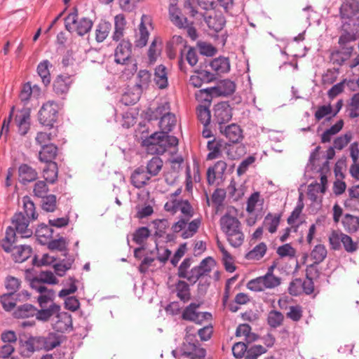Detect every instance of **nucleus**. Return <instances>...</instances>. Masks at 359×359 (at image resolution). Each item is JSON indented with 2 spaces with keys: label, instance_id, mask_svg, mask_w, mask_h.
I'll use <instances>...</instances> for the list:
<instances>
[{
  "label": "nucleus",
  "instance_id": "nucleus-54",
  "mask_svg": "<svg viewBox=\"0 0 359 359\" xmlns=\"http://www.w3.org/2000/svg\"><path fill=\"white\" fill-rule=\"evenodd\" d=\"M139 30H140V36L135 41V46L137 47L142 48L147 45L148 39H149V33L145 25L144 24V22L142 21L141 22V23L140 25Z\"/></svg>",
  "mask_w": 359,
  "mask_h": 359
},
{
  "label": "nucleus",
  "instance_id": "nucleus-15",
  "mask_svg": "<svg viewBox=\"0 0 359 359\" xmlns=\"http://www.w3.org/2000/svg\"><path fill=\"white\" fill-rule=\"evenodd\" d=\"M214 121L222 126V124L229 122L232 118V109L227 102H221L215 105Z\"/></svg>",
  "mask_w": 359,
  "mask_h": 359
},
{
  "label": "nucleus",
  "instance_id": "nucleus-4",
  "mask_svg": "<svg viewBox=\"0 0 359 359\" xmlns=\"http://www.w3.org/2000/svg\"><path fill=\"white\" fill-rule=\"evenodd\" d=\"M219 223L229 243L233 248L240 247L243 243L245 236L238 219L226 212L220 218Z\"/></svg>",
  "mask_w": 359,
  "mask_h": 359
},
{
  "label": "nucleus",
  "instance_id": "nucleus-56",
  "mask_svg": "<svg viewBox=\"0 0 359 359\" xmlns=\"http://www.w3.org/2000/svg\"><path fill=\"white\" fill-rule=\"evenodd\" d=\"M340 240L346 251L348 252H355L358 248L357 242H354L353 239L348 235L341 233Z\"/></svg>",
  "mask_w": 359,
  "mask_h": 359
},
{
  "label": "nucleus",
  "instance_id": "nucleus-10",
  "mask_svg": "<svg viewBox=\"0 0 359 359\" xmlns=\"http://www.w3.org/2000/svg\"><path fill=\"white\" fill-rule=\"evenodd\" d=\"M164 131L156 132L149 138L143 141L148 153L151 154H163L168 149L167 145V134Z\"/></svg>",
  "mask_w": 359,
  "mask_h": 359
},
{
  "label": "nucleus",
  "instance_id": "nucleus-43",
  "mask_svg": "<svg viewBox=\"0 0 359 359\" xmlns=\"http://www.w3.org/2000/svg\"><path fill=\"white\" fill-rule=\"evenodd\" d=\"M177 296L180 300L187 302L190 299L189 285L183 280H179L176 284Z\"/></svg>",
  "mask_w": 359,
  "mask_h": 359
},
{
  "label": "nucleus",
  "instance_id": "nucleus-28",
  "mask_svg": "<svg viewBox=\"0 0 359 359\" xmlns=\"http://www.w3.org/2000/svg\"><path fill=\"white\" fill-rule=\"evenodd\" d=\"M53 65L48 60H43L37 65V73L41 79V81L45 86H48L51 81L50 69Z\"/></svg>",
  "mask_w": 359,
  "mask_h": 359
},
{
  "label": "nucleus",
  "instance_id": "nucleus-9",
  "mask_svg": "<svg viewBox=\"0 0 359 359\" xmlns=\"http://www.w3.org/2000/svg\"><path fill=\"white\" fill-rule=\"evenodd\" d=\"M93 22L88 18H81L78 20L77 9L70 13L65 18V29L69 32H76L78 35L83 36L88 33L93 27Z\"/></svg>",
  "mask_w": 359,
  "mask_h": 359
},
{
  "label": "nucleus",
  "instance_id": "nucleus-51",
  "mask_svg": "<svg viewBox=\"0 0 359 359\" xmlns=\"http://www.w3.org/2000/svg\"><path fill=\"white\" fill-rule=\"evenodd\" d=\"M304 205L302 199V194H300L296 207L294 208V209L291 212L290 215L288 217L287 219V223L290 225H292L299 217L304 208Z\"/></svg>",
  "mask_w": 359,
  "mask_h": 359
},
{
  "label": "nucleus",
  "instance_id": "nucleus-39",
  "mask_svg": "<svg viewBox=\"0 0 359 359\" xmlns=\"http://www.w3.org/2000/svg\"><path fill=\"white\" fill-rule=\"evenodd\" d=\"M341 223L345 230L348 232H355L359 227V218L351 215L346 214L342 219Z\"/></svg>",
  "mask_w": 359,
  "mask_h": 359
},
{
  "label": "nucleus",
  "instance_id": "nucleus-6",
  "mask_svg": "<svg viewBox=\"0 0 359 359\" xmlns=\"http://www.w3.org/2000/svg\"><path fill=\"white\" fill-rule=\"evenodd\" d=\"M151 81V74L146 69L140 70L137 76V82L133 89V92H126L122 96V102L126 104H134L140 98L144 90L148 88Z\"/></svg>",
  "mask_w": 359,
  "mask_h": 359
},
{
  "label": "nucleus",
  "instance_id": "nucleus-26",
  "mask_svg": "<svg viewBox=\"0 0 359 359\" xmlns=\"http://www.w3.org/2000/svg\"><path fill=\"white\" fill-rule=\"evenodd\" d=\"M18 173L20 182L23 184L34 181L38 177L35 169L25 163L20 165Z\"/></svg>",
  "mask_w": 359,
  "mask_h": 359
},
{
  "label": "nucleus",
  "instance_id": "nucleus-35",
  "mask_svg": "<svg viewBox=\"0 0 359 359\" xmlns=\"http://www.w3.org/2000/svg\"><path fill=\"white\" fill-rule=\"evenodd\" d=\"M281 215L280 214L273 215L268 213L264 219V226L271 233L276 232L280 224Z\"/></svg>",
  "mask_w": 359,
  "mask_h": 359
},
{
  "label": "nucleus",
  "instance_id": "nucleus-25",
  "mask_svg": "<svg viewBox=\"0 0 359 359\" xmlns=\"http://www.w3.org/2000/svg\"><path fill=\"white\" fill-rule=\"evenodd\" d=\"M150 177L151 176L149 175L147 172L140 167L133 171L130 177V182L135 188L141 189L147 184Z\"/></svg>",
  "mask_w": 359,
  "mask_h": 359
},
{
  "label": "nucleus",
  "instance_id": "nucleus-14",
  "mask_svg": "<svg viewBox=\"0 0 359 359\" xmlns=\"http://www.w3.org/2000/svg\"><path fill=\"white\" fill-rule=\"evenodd\" d=\"M200 304L191 303L182 313V318L185 320L192 321L201 324L203 320L211 318L212 315L208 312H198Z\"/></svg>",
  "mask_w": 359,
  "mask_h": 359
},
{
  "label": "nucleus",
  "instance_id": "nucleus-3",
  "mask_svg": "<svg viewBox=\"0 0 359 359\" xmlns=\"http://www.w3.org/2000/svg\"><path fill=\"white\" fill-rule=\"evenodd\" d=\"M164 209L166 212L175 214L180 211L182 214L180 219L173 224L172 229L175 233H178L184 229L191 218L194 216V208L187 200L184 199H170L164 205Z\"/></svg>",
  "mask_w": 359,
  "mask_h": 359
},
{
  "label": "nucleus",
  "instance_id": "nucleus-7",
  "mask_svg": "<svg viewBox=\"0 0 359 359\" xmlns=\"http://www.w3.org/2000/svg\"><path fill=\"white\" fill-rule=\"evenodd\" d=\"M273 266H271L265 275L249 280L247 283V288L253 292H262L280 285L281 280L279 277L273 275Z\"/></svg>",
  "mask_w": 359,
  "mask_h": 359
},
{
  "label": "nucleus",
  "instance_id": "nucleus-36",
  "mask_svg": "<svg viewBox=\"0 0 359 359\" xmlns=\"http://www.w3.org/2000/svg\"><path fill=\"white\" fill-rule=\"evenodd\" d=\"M111 29V25L107 21H101L95 29V39L98 43L104 41L108 36L110 30Z\"/></svg>",
  "mask_w": 359,
  "mask_h": 359
},
{
  "label": "nucleus",
  "instance_id": "nucleus-31",
  "mask_svg": "<svg viewBox=\"0 0 359 359\" xmlns=\"http://www.w3.org/2000/svg\"><path fill=\"white\" fill-rule=\"evenodd\" d=\"M53 233V231L49 226L41 224L36 229L35 236L41 245H46L49 240L52 238Z\"/></svg>",
  "mask_w": 359,
  "mask_h": 359
},
{
  "label": "nucleus",
  "instance_id": "nucleus-41",
  "mask_svg": "<svg viewBox=\"0 0 359 359\" xmlns=\"http://www.w3.org/2000/svg\"><path fill=\"white\" fill-rule=\"evenodd\" d=\"M176 124V117L172 113L161 117L159 121V127L161 131L170 133Z\"/></svg>",
  "mask_w": 359,
  "mask_h": 359
},
{
  "label": "nucleus",
  "instance_id": "nucleus-55",
  "mask_svg": "<svg viewBox=\"0 0 359 359\" xmlns=\"http://www.w3.org/2000/svg\"><path fill=\"white\" fill-rule=\"evenodd\" d=\"M170 113V103L168 102H163L153 111V118L156 120L161 119V117L167 116Z\"/></svg>",
  "mask_w": 359,
  "mask_h": 359
},
{
  "label": "nucleus",
  "instance_id": "nucleus-20",
  "mask_svg": "<svg viewBox=\"0 0 359 359\" xmlns=\"http://www.w3.org/2000/svg\"><path fill=\"white\" fill-rule=\"evenodd\" d=\"M337 80V69H328L327 72L323 75L322 82L325 88L332 85V88L328 90V96L330 99H334L337 97V83H334Z\"/></svg>",
  "mask_w": 359,
  "mask_h": 359
},
{
  "label": "nucleus",
  "instance_id": "nucleus-34",
  "mask_svg": "<svg viewBox=\"0 0 359 359\" xmlns=\"http://www.w3.org/2000/svg\"><path fill=\"white\" fill-rule=\"evenodd\" d=\"M43 177L46 182L54 184L56 182L58 177V167L57 163H50L47 164L43 170Z\"/></svg>",
  "mask_w": 359,
  "mask_h": 359
},
{
  "label": "nucleus",
  "instance_id": "nucleus-38",
  "mask_svg": "<svg viewBox=\"0 0 359 359\" xmlns=\"http://www.w3.org/2000/svg\"><path fill=\"white\" fill-rule=\"evenodd\" d=\"M36 307L29 304L20 306L14 312V316L18 318H26L34 316Z\"/></svg>",
  "mask_w": 359,
  "mask_h": 359
},
{
  "label": "nucleus",
  "instance_id": "nucleus-23",
  "mask_svg": "<svg viewBox=\"0 0 359 359\" xmlns=\"http://www.w3.org/2000/svg\"><path fill=\"white\" fill-rule=\"evenodd\" d=\"M205 22L210 29L219 32L223 29L226 25V19L221 13L215 12L205 18Z\"/></svg>",
  "mask_w": 359,
  "mask_h": 359
},
{
  "label": "nucleus",
  "instance_id": "nucleus-40",
  "mask_svg": "<svg viewBox=\"0 0 359 359\" xmlns=\"http://www.w3.org/2000/svg\"><path fill=\"white\" fill-rule=\"evenodd\" d=\"M327 250L324 245L318 244L316 245L311 250L310 256L311 259L313 260V263L318 264L324 261L327 257Z\"/></svg>",
  "mask_w": 359,
  "mask_h": 359
},
{
  "label": "nucleus",
  "instance_id": "nucleus-62",
  "mask_svg": "<svg viewBox=\"0 0 359 359\" xmlns=\"http://www.w3.org/2000/svg\"><path fill=\"white\" fill-rule=\"evenodd\" d=\"M48 190L49 189L46 182L38 181L34 184L33 191L35 196L38 198H43L47 196L46 194L48 192Z\"/></svg>",
  "mask_w": 359,
  "mask_h": 359
},
{
  "label": "nucleus",
  "instance_id": "nucleus-22",
  "mask_svg": "<svg viewBox=\"0 0 359 359\" xmlns=\"http://www.w3.org/2000/svg\"><path fill=\"white\" fill-rule=\"evenodd\" d=\"M58 148L54 144H45L39 151V160L42 163L50 164L57 155Z\"/></svg>",
  "mask_w": 359,
  "mask_h": 359
},
{
  "label": "nucleus",
  "instance_id": "nucleus-33",
  "mask_svg": "<svg viewBox=\"0 0 359 359\" xmlns=\"http://www.w3.org/2000/svg\"><path fill=\"white\" fill-rule=\"evenodd\" d=\"M210 67L217 74L226 73L230 70L229 60L226 57L215 58L210 63Z\"/></svg>",
  "mask_w": 359,
  "mask_h": 359
},
{
  "label": "nucleus",
  "instance_id": "nucleus-1",
  "mask_svg": "<svg viewBox=\"0 0 359 359\" xmlns=\"http://www.w3.org/2000/svg\"><path fill=\"white\" fill-rule=\"evenodd\" d=\"M23 211L15 213L13 218L12 225L6 231V236L2 241L1 246L5 252L11 250V245L18 241L16 233L21 238H29L33 234V230L29 227V223L38 218L36 208L30 197L22 198Z\"/></svg>",
  "mask_w": 359,
  "mask_h": 359
},
{
  "label": "nucleus",
  "instance_id": "nucleus-50",
  "mask_svg": "<svg viewBox=\"0 0 359 359\" xmlns=\"http://www.w3.org/2000/svg\"><path fill=\"white\" fill-rule=\"evenodd\" d=\"M220 168L222 173L226 170V163L222 161L217 162L213 167H210L207 171V181L209 184H213L216 180V170Z\"/></svg>",
  "mask_w": 359,
  "mask_h": 359
},
{
  "label": "nucleus",
  "instance_id": "nucleus-13",
  "mask_svg": "<svg viewBox=\"0 0 359 359\" xmlns=\"http://www.w3.org/2000/svg\"><path fill=\"white\" fill-rule=\"evenodd\" d=\"M58 115V105L54 101L44 103L39 111V123L47 127L53 128Z\"/></svg>",
  "mask_w": 359,
  "mask_h": 359
},
{
  "label": "nucleus",
  "instance_id": "nucleus-57",
  "mask_svg": "<svg viewBox=\"0 0 359 359\" xmlns=\"http://www.w3.org/2000/svg\"><path fill=\"white\" fill-rule=\"evenodd\" d=\"M56 135L55 131L50 133L39 132L36 136L35 140L38 144L41 145V147H43L45 144H49V142L53 140Z\"/></svg>",
  "mask_w": 359,
  "mask_h": 359
},
{
  "label": "nucleus",
  "instance_id": "nucleus-19",
  "mask_svg": "<svg viewBox=\"0 0 359 359\" xmlns=\"http://www.w3.org/2000/svg\"><path fill=\"white\" fill-rule=\"evenodd\" d=\"M219 130L231 143H238L243 137L242 129L236 123H232L225 127L219 126Z\"/></svg>",
  "mask_w": 359,
  "mask_h": 359
},
{
  "label": "nucleus",
  "instance_id": "nucleus-46",
  "mask_svg": "<svg viewBox=\"0 0 359 359\" xmlns=\"http://www.w3.org/2000/svg\"><path fill=\"white\" fill-rule=\"evenodd\" d=\"M266 245L264 243H260L257 245L252 250L246 255L248 259L259 260L262 258L266 252Z\"/></svg>",
  "mask_w": 359,
  "mask_h": 359
},
{
  "label": "nucleus",
  "instance_id": "nucleus-30",
  "mask_svg": "<svg viewBox=\"0 0 359 359\" xmlns=\"http://www.w3.org/2000/svg\"><path fill=\"white\" fill-rule=\"evenodd\" d=\"M60 307L55 303L50 304L48 307L41 308L38 310L36 308V318L41 321H47L49 318L56 313L60 311Z\"/></svg>",
  "mask_w": 359,
  "mask_h": 359
},
{
  "label": "nucleus",
  "instance_id": "nucleus-29",
  "mask_svg": "<svg viewBox=\"0 0 359 359\" xmlns=\"http://www.w3.org/2000/svg\"><path fill=\"white\" fill-rule=\"evenodd\" d=\"M154 80L158 88L165 89L168 87V72L164 65H159L155 68Z\"/></svg>",
  "mask_w": 359,
  "mask_h": 359
},
{
  "label": "nucleus",
  "instance_id": "nucleus-45",
  "mask_svg": "<svg viewBox=\"0 0 359 359\" xmlns=\"http://www.w3.org/2000/svg\"><path fill=\"white\" fill-rule=\"evenodd\" d=\"M150 236V231L146 226L137 229L133 234V240L137 245H142Z\"/></svg>",
  "mask_w": 359,
  "mask_h": 359
},
{
  "label": "nucleus",
  "instance_id": "nucleus-27",
  "mask_svg": "<svg viewBox=\"0 0 359 359\" xmlns=\"http://www.w3.org/2000/svg\"><path fill=\"white\" fill-rule=\"evenodd\" d=\"M126 20L123 14H118L114 17V31L111 38L113 41H118L124 36Z\"/></svg>",
  "mask_w": 359,
  "mask_h": 359
},
{
  "label": "nucleus",
  "instance_id": "nucleus-48",
  "mask_svg": "<svg viewBox=\"0 0 359 359\" xmlns=\"http://www.w3.org/2000/svg\"><path fill=\"white\" fill-rule=\"evenodd\" d=\"M197 116L199 121L203 125H209L211 119L209 106L199 105L196 109Z\"/></svg>",
  "mask_w": 359,
  "mask_h": 359
},
{
  "label": "nucleus",
  "instance_id": "nucleus-64",
  "mask_svg": "<svg viewBox=\"0 0 359 359\" xmlns=\"http://www.w3.org/2000/svg\"><path fill=\"white\" fill-rule=\"evenodd\" d=\"M50 250H65L67 248L65 239L62 237L57 239H50L46 243Z\"/></svg>",
  "mask_w": 359,
  "mask_h": 359
},
{
  "label": "nucleus",
  "instance_id": "nucleus-5",
  "mask_svg": "<svg viewBox=\"0 0 359 359\" xmlns=\"http://www.w3.org/2000/svg\"><path fill=\"white\" fill-rule=\"evenodd\" d=\"M206 354L196 339V332H192V327L186 328L184 341L180 348V355L189 359H202Z\"/></svg>",
  "mask_w": 359,
  "mask_h": 359
},
{
  "label": "nucleus",
  "instance_id": "nucleus-44",
  "mask_svg": "<svg viewBox=\"0 0 359 359\" xmlns=\"http://www.w3.org/2000/svg\"><path fill=\"white\" fill-rule=\"evenodd\" d=\"M236 334L237 337H245L248 344L255 341L257 339L256 335L251 333V327L248 324L240 325L236 329Z\"/></svg>",
  "mask_w": 359,
  "mask_h": 359
},
{
  "label": "nucleus",
  "instance_id": "nucleus-52",
  "mask_svg": "<svg viewBox=\"0 0 359 359\" xmlns=\"http://www.w3.org/2000/svg\"><path fill=\"white\" fill-rule=\"evenodd\" d=\"M158 43L161 45L159 39L155 38L152 41L148 50V57L150 63H154L161 53V48L158 46Z\"/></svg>",
  "mask_w": 359,
  "mask_h": 359
},
{
  "label": "nucleus",
  "instance_id": "nucleus-21",
  "mask_svg": "<svg viewBox=\"0 0 359 359\" xmlns=\"http://www.w3.org/2000/svg\"><path fill=\"white\" fill-rule=\"evenodd\" d=\"M11 245V250L8 252H11L13 259L15 262L22 263L26 261L32 254V249L27 245Z\"/></svg>",
  "mask_w": 359,
  "mask_h": 359
},
{
  "label": "nucleus",
  "instance_id": "nucleus-37",
  "mask_svg": "<svg viewBox=\"0 0 359 359\" xmlns=\"http://www.w3.org/2000/svg\"><path fill=\"white\" fill-rule=\"evenodd\" d=\"M163 165L162 159L158 156H154L147 165V172L150 176H156Z\"/></svg>",
  "mask_w": 359,
  "mask_h": 359
},
{
  "label": "nucleus",
  "instance_id": "nucleus-47",
  "mask_svg": "<svg viewBox=\"0 0 359 359\" xmlns=\"http://www.w3.org/2000/svg\"><path fill=\"white\" fill-rule=\"evenodd\" d=\"M201 225V219H195L187 223V226L183 229L182 237L184 239L192 237L198 231Z\"/></svg>",
  "mask_w": 359,
  "mask_h": 359
},
{
  "label": "nucleus",
  "instance_id": "nucleus-53",
  "mask_svg": "<svg viewBox=\"0 0 359 359\" xmlns=\"http://www.w3.org/2000/svg\"><path fill=\"white\" fill-rule=\"evenodd\" d=\"M54 292L53 290H48L46 292L39 294L37 300L41 308L48 307V306L53 303Z\"/></svg>",
  "mask_w": 359,
  "mask_h": 359
},
{
  "label": "nucleus",
  "instance_id": "nucleus-59",
  "mask_svg": "<svg viewBox=\"0 0 359 359\" xmlns=\"http://www.w3.org/2000/svg\"><path fill=\"white\" fill-rule=\"evenodd\" d=\"M286 316L294 322L299 321L303 316L302 307L299 305L290 306Z\"/></svg>",
  "mask_w": 359,
  "mask_h": 359
},
{
  "label": "nucleus",
  "instance_id": "nucleus-11",
  "mask_svg": "<svg viewBox=\"0 0 359 359\" xmlns=\"http://www.w3.org/2000/svg\"><path fill=\"white\" fill-rule=\"evenodd\" d=\"M169 16L171 22L180 29H187L188 36L193 40L196 39L198 35L196 29L192 22H189L187 18L181 15V12L176 4H170L169 7Z\"/></svg>",
  "mask_w": 359,
  "mask_h": 359
},
{
  "label": "nucleus",
  "instance_id": "nucleus-17",
  "mask_svg": "<svg viewBox=\"0 0 359 359\" xmlns=\"http://www.w3.org/2000/svg\"><path fill=\"white\" fill-rule=\"evenodd\" d=\"M15 123L18 127V133L25 135L30 128V110L22 109L15 116Z\"/></svg>",
  "mask_w": 359,
  "mask_h": 359
},
{
  "label": "nucleus",
  "instance_id": "nucleus-2",
  "mask_svg": "<svg viewBox=\"0 0 359 359\" xmlns=\"http://www.w3.org/2000/svg\"><path fill=\"white\" fill-rule=\"evenodd\" d=\"M359 11V4L355 0H346L340 7V14L342 20H345L340 29V36L338 43L340 49H338V54L344 55L341 56L342 62L346 60L353 50L351 43L356 39L357 25L353 19Z\"/></svg>",
  "mask_w": 359,
  "mask_h": 359
},
{
  "label": "nucleus",
  "instance_id": "nucleus-18",
  "mask_svg": "<svg viewBox=\"0 0 359 359\" xmlns=\"http://www.w3.org/2000/svg\"><path fill=\"white\" fill-rule=\"evenodd\" d=\"M72 83L71 76L60 74L53 81V91L58 96L63 97L69 92Z\"/></svg>",
  "mask_w": 359,
  "mask_h": 359
},
{
  "label": "nucleus",
  "instance_id": "nucleus-8",
  "mask_svg": "<svg viewBox=\"0 0 359 359\" xmlns=\"http://www.w3.org/2000/svg\"><path fill=\"white\" fill-rule=\"evenodd\" d=\"M132 43L129 40L123 39L115 49L114 61L117 64L126 65L130 73L133 74L137 69L135 60L131 57Z\"/></svg>",
  "mask_w": 359,
  "mask_h": 359
},
{
  "label": "nucleus",
  "instance_id": "nucleus-24",
  "mask_svg": "<svg viewBox=\"0 0 359 359\" xmlns=\"http://www.w3.org/2000/svg\"><path fill=\"white\" fill-rule=\"evenodd\" d=\"M56 320L53 324V328L60 332H64L72 327V316L67 312L56 313Z\"/></svg>",
  "mask_w": 359,
  "mask_h": 359
},
{
  "label": "nucleus",
  "instance_id": "nucleus-61",
  "mask_svg": "<svg viewBox=\"0 0 359 359\" xmlns=\"http://www.w3.org/2000/svg\"><path fill=\"white\" fill-rule=\"evenodd\" d=\"M21 281L13 276H8L5 281V287L8 293L17 294L16 292L20 287Z\"/></svg>",
  "mask_w": 359,
  "mask_h": 359
},
{
  "label": "nucleus",
  "instance_id": "nucleus-49",
  "mask_svg": "<svg viewBox=\"0 0 359 359\" xmlns=\"http://www.w3.org/2000/svg\"><path fill=\"white\" fill-rule=\"evenodd\" d=\"M57 207V198L55 195L49 194L42 198L41 208L49 212H53Z\"/></svg>",
  "mask_w": 359,
  "mask_h": 359
},
{
  "label": "nucleus",
  "instance_id": "nucleus-12",
  "mask_svg": "<svg viewBox=\"0 0 359 359\" xmlns=\"http://www.w3.org/2000/svg\"><path fill=\"white\" fill-rule=\"evenodd\" d=\"M216 265L215 259L211 257L203 259L198 266L193 267L189 271L188 281L191 283H196L199 279L209 276L213 267Z\"/></svg>",
  "mask_w": 359,
  "mask_h": 359
},
{
  "label": "nucleus",
  "instance_id": "nucleus-63",
  "mask_svg": "<svg viewBox=\"0 0 359 359\" xmlns=\"http://www.w3.org/2000/svg\"><path fill=\"white\" fill-rule=\"evenodd\" d=\"M153 224L156 229L155 234L158 237H162L169 226L168 221L165 219L154 220Z\"/></svg>",
  "mask_w": 359,
  "mask_h": 359
},
{
  "label": "nucleus",
  "instance_id": "nucleus-60",
  "mask_svg": "<svg viewBox=\"0 0 359 359\" xmlns=\"http://www.w3.org/2000/svg\"><path fill=\"white\" fill-rule=\"evenodd\" d=\"M266 351V348L262 345H254L248 348L244 359H257L259 355Z\"/></svg>",
  "mask_w": 359,
  "mask_h": 359
},
{
  "label": "nucleus",
  "instance_id": "nucleus-32",
  "mask_svg": "<svg viewBox=\"0 0 359 359\" xmlns=\"http://www.w3.org/2000/svg\"><path fill=\"white\" fill-rule=\"evenodd\" d=\"M207 148L210 151L207 155V160H214L222 156V143L221 141L216 140L215 139L209 140L207 144Z\"/></svg>",
  "mask_w": 359,
  "mask_h": 359
},
{
  "label": "nucleus",
  "instance_id": "nucleus-42",
  "mask_svg": "<svg viewBox=\"0 0 359 359\" xmlns=\"http://www.w3.org/2000/svg\"><path fill=\"white\" fill-rule=\"evenodd\" d=\"M284 320L283 314L278 311L271 310L267 316V323L272 328H277L282 325Z\"/></svg>",
  "mask_w": 359,
  "mask_h": 359
},
{
  "label": "nucleus",
  "instance_id": "nucleus-16",
  "mask_svg": "<svg viewBox=\"0 0 359 359\" xmlns=\"http://www.w3.org/2000/svg\"><path fill=\"white\" fill-rule=\"evenodd\" d=\"M30 294L23 290L18 294L6 293L1 296L0 301L3 308L8 311L14 309L17 302L27 300L29 298Z\"/></svg>",
  "mask_w": 359,
  "mask_h": 359
},
{
  "label": "nucleus",
  "instance_id": "nucleus-58",
  "mask_svg": "<svg viewBox=\"0 0 359 359\" xmlns=\"http://www.w3.org/2000/svg\"><path fill=\"white\" fill-rule=\"evenodd\" d=\"M348 110L350 117L356 118L359 116V92L354 94L351 97Z\"/></svg>",
  "mask_w": 359,
  "mask_h": 359
}]
</instances>
